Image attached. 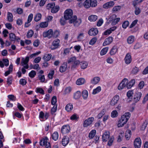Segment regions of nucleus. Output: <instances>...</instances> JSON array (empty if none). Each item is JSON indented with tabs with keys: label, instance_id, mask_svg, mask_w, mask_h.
<instances>
[{
	"label": "nucleus",
	"instance_id": "f257e3e1",
	"mask_svg": "<svg viewBox=\"0 0 148 148\" xmlns=\"http://www.w3.org/2000/svg\"><path fill=\"white\" fill-rule=\"evenodd\" d=\"M130 116V113L129 112H126L122 116L118 122L117 126L118 127H121L125 124Z\"/></svg>",
	"mask_w": 148,
	"mask_h": 148
},
{
	"label": "nucleus",
	"instance_id": "f03ea898",
	"mask_svg": "<svg viewBox=\"0 0 148 148\" xmlns=\"http://www.w3.org/2000/svg\"><path fill=\"white\" fill-rule=\"evenodd\" d=\"M68 63H71V69H74L77 67L80 63L79 60H77L75 57L74 56L70 58L68 60Z\"/></svg>",
	"mask_w": 148,
	"mask_h": 148
},
{
	"label": "nucleus",
	"instance_id": "7ed1b4c3",
	"mask_svg": "<svg viewBox=\"0 0 148 148\" xmlns=\"http://www.w3.org/2000/svg\"><path fill=\"white\" fill-rule=\"evenodd\" d=\"M82 22V19L81 18L77 19L76 16H74L73 18L69 21V23H73L74 26L75 27H78Z\"/></svg>",
	"mask_w": 148,
	"mask_h": 148
},
{
	"label": "nucleus",
	"instance_id": "20e7f679",
	"mask_svg": "<svg viewBox=\"0 0 148 148\" xmlns=\"http://www.w3.org/2000/svg\"><path fill=\"white\" fill-rule=\"evenodd\" d=\"M73 12L70 9L66 10L64 13V17L66 20H69L73 18Z\"/></svg>",
	"mask_w": 148,
	"mask_h": 148
},
{
	"label": "nucleus",
	"instance_id": "39448f33",
	"mask_svg": "<svg viewBox=\"0 0 148 148\" xmlns=\"http://www.w3.org/2000/svg\"><path fill=\"white\" fill-rule=\"evenodd\" d=\"M94 118L93 117H89L85 120L83 124V126L84 127H87L90 126L94 121Z\"/></svg>",
	"mask_w": 148,
	"mask_h": 148
},
{
	"label": "nucleus",
	"instance_id": "423d86ee",
	"mask_svg": "<svg viewBox=\"0 0 148 148\" xmlns=\"http://www.w3.org/2000/svg\"><path fill=\"white\" fill-rule=\"evenodd\" d=\"M40 145L41 146H45L46 148H50L51 147L50 143L47 141V137L43 138L40 141Z\"/></svg>",
	"mask_w": 148,
	"mask_h": 148
},
{
	"label": "nucleus",
	"instance_id": "0eeeda50",
	"mask_svg": "<svg viewBox=\"0 0 148 148\" xmlns=\"http://www.w3.org/2000/svg\"><path fill=\"white\" fill-rule=\"evenodd\" d=\"M60 40L58 39L54 40L52 42L51 49L54 50L58 48L60 46Z\"/></svg>",
	"mask_w": 148,
	"mask_h": 148
},
{
	"label": "nucleus",
	"instance_id": "6e6552de",
	"mask_svg": "<svg viewBox=\"0 0 148 148\" xmlns=\"http://www.w3.org/2000/svg\"><path fill=\"white\" fill-rule=\"evenodd\" d=\"M53 35V31L52 29H50L47 31L44 32L43 33V36L44 38L47 37L48 38H51Z\"/></svg>",
	"mask_w": 148,
	"mask_h": 148
},
{
	"label": "nucleus",
	"instance_id": "1a4fd4ad",
	"mask_svg": "<svg viewBox=\"0 0 148 148\" xmlns=\"http://www.w3.org/2000/svg\"><path fill=\"white\" fill-rule=\"evenodd\" d=\"M127 82L128 80L127 79L125 78L123 79L121 82L119 84L118 87V90H121L123 89L126 86Z\"/></svg>",
	"mask_w": 148,
	"mask_h": 148
},
{
	"label": "nucleus",
	"instance_id": "9d476101",
	"mask_svg": "<svg viewBox=\"0 0 148 148\" xmlns=\"http://www.w3.org/2000/svg\"><path fill=\"white\" fill-rule=\"evenodd\" d=\"M70 131V128L69 125H65L63 126L61 129V132L63 134L68 133Z\"/></svg>",
	"mask_w": 148,
	"mask_h": 148
},
{
	"label": "nucleus",
	"instance_id": "9b49d317",
	"mask_svg": "<svg viewBox=\"0 0 148 148\" xmlns=\"http://www.w3.org/2000/svg\"><path fill=\"white\" fill-rule=\"evenodd\" d=\"M141 145V140L140 138H136L134 142V145L135 148H140Z\"/></svg>",
	"mask_w": 148,
	"mask_h": 148
},
{
	"label": "nucleus",
	"instance_id": "f8f14e48",
	"mask_svg": "<svg viewBox=\"0 0 148 148\" xmlns=\"http://www.w3.org/2000/svg\"><path fill=\"white\" fill-rule=\"evenodd\" d=\"M98 32V30L97 28H92L88 31V34L91 36H95L97 35Z\"/></svg>",
	"mask_w": 148,
	"mask_h": 148
},
{
	"label": "nucleus",
	"instance_id": "ddd939ff",
	"mask_svg": "<svg viewBox=\"0 0 148 148\" xmlns=\"http://www.w3.org/2000/svg\"><path fill=\"white\" fill-rule=\"evenodd\" d=\"M125 63L128 64L130 63L132 61V59L130 54L128 53H127L124 58Z\"/></svg>",
	"mask_w": 148,
	"mask_h": 148
},
{
	"label": "nucleus",
	"instance_id": "4468645a",
	"mask_svg": "<svg viewBox=\"0 0 148 148\" xmlns=\"http://www.w3.org/2000/svg\"><path fill=\"white\" fill-rule=\"evenodd\" d=\"M119 99V97L118 95H116L112 99L110 102V104L112 106H114L116 104Z\"/></svg>",
	"mask_w": 148,
	"mask_h": 148
},
{
	"label": "nucleus",
	"instance_id": "2eb2a0df",
	"mask_svg": "<svg viewBox=\"0 0 148 148\" xmlns=\"http://www.w3.org/2000/svg\"><path fill=\"white\" fill-rule=\"evenodd\" d=\"M114 4V2L113 1L107 2L103 5V8L105 9H108L113 7Z\"/></svg>",
	"mask_w": 148,
	"mask_h": 148
},
{
	"label": "nucleus",
	"instance_id": "dca6fc26",
	"mask_svg": "<svg viewBox=\"0 0 148 148\" xmlns=\"http://www.w3.org/2000/svg\"><path fill=\"white\" fill-rule=\"evenodd\" d=\"M9 61L8 59H3L2 61H0V66L3 68L5 65L6 66H7L9 65Z\"/></svg>",
	"mask_w": 148,
	"mask_h": 148
},
{
	"label": "nucleus",
	"instance_id": "f3484780",
	"mask_svg": "<svg viewBox=\"0 0 148 148\" xmlns=\"http://www.w3.org/2000/svg\"><path fill=\"white\" fill-rule=\"evenodd\" d=\"M113 38L111 36H109L106 38L103 43V46H106L110 44L113 41Z\"/></svg>",
	"mask_w": 148,
	"mask_h": 148
},
{
	"label": "nucleus",
	"instance_id": "a211bd4d",
	"mask_svg": "<svg viewBox=\"0 0 148 148\" xmlns=\"http://www.w3.org/2000/svg\"><path fill=\"white\" fill-rule=\"evenodd\" d=\"M142 96V93L140 92H136L134 96V101L136 102L139 101L140 99Z\"/></svg>",
	"mask_w": 148,
	"mask_h": 148
},
{
	"label": "nucleus",
	"instance_id": "6ab92c4d",
	"mask_svg": "<svg viewBox=\"0 0 148 148\" xmlns=\"http://www.w3.org/2000/svg\"><path fill=\"white\" fill-rule=\"evenodd\" d=\"M33 18V14L32 13L30 14L28 16L27 22L25 23V27H27L30 25V23L32 21Z\"/></svg>",
	"mask_w": 148,
	"mask_h": 148
},
{
	"label": "nucleus",
	"instance_id": "aec40b11",
	"mask_svg": "<svg viewBox=\"0 0 148 148\" xmlns=\"http://www.w3.org/2000/svg\"><path fill=\"white\" fill-rule=\"evenodd\" d=\"M110 137V133L109 132H106L102 135V140L103 142H106Z\"/></svg>",
	"mask_w": 148,
	"mask_h": 148
},
{
	"label": "nucleus",
	"instance_id": "412c9836",
	"mask_svg": "<svg viewBox=\"0 0 148 148\" xmlns=\"http://www.w3.org/2000/svg\"><path fill=\"white\" fill-rule=\"evenodd\" d=\"M69 138L68 137L65 136H64L62 141V145L64 146H65L69 143Z\"/></svg>",
	"mask_w": 148,
	"mask_h": 148
},
{
	"label": "nucleus",
	"instance_id": "4be33fe9",
	"mask_svg": "<svg viewBox=\"0 0 148 148\" xmlns=\"http://www.w3.org/2000/svg\"><path fill=\"white\" fill-rule=\"evenodd\" d=\"M9 38L11 41H15L16 40H18L20 39L18 38H17L15 35L13 33L10 34Z\"/></svg>",
	"mask_w": 148,
	"mask_h": 148
},
{
	"label": "nucleus",
	"instance_id": "5701e85b",
	"mask_svg": "<svg viewBox=\"0 0 148 148\" xmlns=\"http://www.w3.org/2000/svg\"><path fill=\"white\" fill-rule=\"evenodd\" d=\"M118 51V48L116 46H114L112 48L110 52V54L111 55H115Z\"/></svg>",
	"mask_w": 148,
	"mask_h": 148
},
{
	"label": "nucleus",
	"instance_id": "b1692460",
	"mask_svg": "<svg viewBox=\"0 0 148 148\" xmlns=\"http://www.w3.org/2000/svg\"><path fill=\"white\" fill-rule=\"evenodd\" d=\"M135 82V79H132L129 82L128 81L127 83L126 84V86L127 89L131 88L134 84Z\"/></svg>",
	"mask_w": 148,
	"mask_h": 148
},
{
	"label": "nucleus",
	"instance_id": "393cba45",
	"mask_svg": "<svg viewBox=\"0 0 148 148\" xmlns=\"http://www.w3.org/2000/svg\"><path fill=\"white\" fill-rule=\"evenodd\" d=\"M67 67V63H64L62 66H60V71L62 73L65 72Z\"/></svg>",
	"mask_w": 148,
	"mask_h": 148
},
{
	"label": "nucleus",
	"instance_id": "a878e982",
	"mask_svg": "<svg viewBox=\"0 0 148 148\" xmlns=\"http://www.w3.org/2000/svg\"><path fill=\"white\" fill-rule=\"evenodd\" d=\"M13 66L12 64H11L9 66L8 68V70L5 73L4 75L5 76H7L9 75L13 71Z\"/></svg>",
	"mask_w": 148,
	"mask_h": 148
},
{
	"label": "nucleus",
	"instance_id": "bb28decb",
	"mask_svg": "<svg viewBox=\"0 0 148 148\" xmlns=\"http://www.w3.org/2000/svg\"><path fill=\"white\" fill-rule=\"evenodd\" d=\"M131 135V132L130 130H127L125 132V137L127 140L130 139Z\"/></svg>",
	"mask_w": 148,
	"mask_h": 148
},
{
	"label": "nucleus",
	"instance_id": "cd10ccee",
	"mask_svg": "<svg viewBox=\"0 0 148 148\" xmlns=\"http://www.w3.org/2000/svg\"><path fill=\"white\" fill-rule=\"evenodd\" d=\"M100 81V78L98 77L93 78L91 81V83L92 84H97Z\"/></svg>",
	"mask_w": 148,
	"mask_h": 148
},
{
	"label": "nucleus",
	"instance_id": "c85d7f7f",
	"mask_svg": "<svg viewBox=\"0 0 148 148\" xmlns=\"http://www.w3.org/2000/svg\"><path fill=\"white\" fill-rule=\"evenodd\" d=\"M85 82V79L82 78L78 79L76 82V84L79 85L83 84Z\"/></svg>",
	"mask_w": 148,
	"mask_h": 148
},
{
	"label": "nucleus",
	"instance_id": "c756f323",
	"mask_svg": "<svg viewBox=\"0 0 148 148\" xmlns=\"http://www.w3.org/2000/svg\"><path fill=\"white\" fill-rule=\"evenodd\" d=\"M97 18V16L95 15H92L89 16L88 18V20L90 21H95Z\"/></svg>",
	"mask_w": 148,
	"mask_h": 148
},
{
	"label": "nucleus",
	"instance_id": "7c9ffc66",
	"mask_svg": "<svg viewBox=\"0 0 148 148\" xmlns=\"http://www.w3.org/2000/svg\"><path fill=\"white\" fill-rule=\"evenodd\" d=\"M13 17L12 14V13L8 12L7 13V19L8 21L10 22H12L13 20Z\"/></svg>",
	"mask_w": 148,
	"mask_h": 148
},
{
	"label": "nucleus",
	"instance_id": "2f4dec72",
	"mask_svg": "<svg viewBox=\"0 0 148 148\" xmlns=\"http://www.w3.org/2000/svg\"><path fill=\"white\" fill-rule=\"evenodd\" d=\"M29 57L28 56L26 57L25 59H24V58H23L22 59L21 64L22 66H23L25 65H26L27 64V63L29 62Z\"/></svg>",
	"mask_w": 148,
	"mask_h": 148
},
{
	"label": "nucleus",
	"instance_id": "473e14b6",
	"mask_svg": "<svg viewBox=\"0 0 148 148\" xmlns=\"http://www.w3.org/2000/svg\"><path fill=\"white\" fill-rule=\"evenodd\" d=\"M90 6L92 7H95L97 5V0H89Z\"/></svg>",
	"mask_w": 148,
	"mask_h": 148
},
{
	"label": "nucleus",
	"instance_id": "72a5a7b5",
	"mask_svg": "<svg viewBox=\"0 0 148 148\" xmlns=\"http://www.w3.org/2000/svg\"><path fill=\"white\" fill-rule=\"evenodd\" d=\"M73 106L72 104L69 103L67 104L65 107V109L68 112L71 111L73 109Z\"/></svg>",
	"mask_w": 148,
	"mask_h": 148
},
{
	"label": "nucleus",
	"instance_id": "f704fd0d",
	"mask_svg": "<svg viewBox=\"0 0 148 148\" xmlns=\"http://www.w3.org/2000/svg\"><path fill=\"white\" fill-rule=\"evenodd\" d=\"M81 95V92L79 91H77L74 93L73 95V98L77 99L79 98Z\"/></svg>",
	"mask_w": 148,
	"mask_h": 148
},
{
	"label": "nucleus",
	"instance_id": "c9c22d12",
	"mask_svg": "<svg viewBox=\"0 0 148 148\" xmlns=\"http://www.w3.org/2000/svg\"><path fill=\"white\" fill-rule=\"evenodd\" d=\"M60 10V7L58 5L55 6L51 10L52 13H55L57 12Z\"/></svg>",
	"mask_w": 148,
	"mask_h": 148
},
{
	"label": "nucleus",
	"instance_id": "e433bc0d",
	"mask_svg": "<svg viewBox=\"0 0 148 148\" xmlns=\"http://www.w3.org/2000/svg\"><path fill=\"white\" fill-rule=\"evenodd\" d=\"M96 134V130H91L89 134L88 137L90 139L92 138Z\"/></svg>",
	"mask_w": 148,
	"mask_h": 148
},
{
	"label": "nucleus",
	"instance_id": "4c0bfd02",
	"mask_svg": "<svg viewBox=\"0 0 148 148\" xmlns=\"http://www.w3.org/2000/svg\"><path fill=\"white\" fill-rule=\"evenodd\" d=\"M83 5L86 8H89L91 7L89 0H86L84 3Z\"/></svg>",
	"mask_w": 148,
	"mask_h": 148
},
{
	"label": "nucleus",
	"instance_id": "58836bf2",
	"mask_svg": "<svg viewBox=\"0 0 148 148\" xmlns=\"http://www.w3.org/2000/svg\"><path fill=\"white\" fill-rule=\"evenodd\" d=\"M51 57V54H46L43 58L45 61H48L50 60Z\"/></svg>",
	"mask_w": 148,
	"mask_h": 148
},
{
	"label": "nucleus",
	"instance_id": "ea45409f",
	"mask_svg": "<svg viewBox=\"0 0 148 148\" xmlns=\"http://www.w3.org/2000/svg\"><path fill=\"white\" fill-rule=\"evenodd\" d=\"M42 17V15L41 14L38 13L34 17V20L36 22H38L40 21Z\"/></svg>",
	"mask_w": 148,
	"mask_h": 148
},
{
	"label": "nucleus",
	"instance_id": "a19ab883",
	"mask_svg": "<svg viewBox=\"0 0 148 148\" xmlns=\"http://www.w3.org/2000/svg\"><path fill=\"white\" fill-rule=\"evenodd\" d=\"M134 37L133 36H129L127 38V43L129 44L132 43L134 41Z\"/></svg>",
	"mask_w": 148,
	"mask_h": 148
},
{
	"label": "nucleus",
	"instance_id": "79ce46f5",
	"mask_svg": "<svg viewBox=\"0 0 148 148\" xmlns=\"http://www.w3.org/2000/svg\"><path fill=\"white\" fill-rule=\"evenodd\" d=\"M80 65L81 69H85L87 67L88 64L86 62L83 61L81 63Z\"/></svg>",
	"mask_w": 148,
	"mask_h": 148
},
{
	"label": "nucleus",
	"instance_id": "37998d69",
	"mask_svg": "<svg viewBox=\"0 0 148 148\" xmlns=\"http://www.w3.org/2000/svg\"><path fill=\"white\" fill-rule=\"evenodd\" d=\"M82 96L84 99H86L88 97V93L86 90H84L82 92Z\"/></svg>",
	"mask_w": 148,
	"mask_h": 148
},
{
	"label": "nucleus",
	"instance_id": "c03bdc74",
	"mask_svg": "<svg viewBox=\"0 0 148 148\" xmlns=\"http://www.w3.org/2000/svg\"><path fill=\"white\" fill-rule=\"evenodd\" d=\"M36 91L37 93H39L40 94H44V91L41 88L38 87L36 88Z\"/></svg>",
	"mask_w": 148,
	"mask_h": 148
},
{
	"label": "nucleus",
	"instance_id": "a18cd8bd",
	"mask_svg": "<svg viewBox=\"0 0 148 148\" xmlns=\"http://www.w3.org/2000/svg\"><path fill=\"white\" fill-rule=\"evenodd\" d=\"M108 49V47H106L102 49L100 52V54L101 55L103 56L105 55L107 52Z\"/></svg>",
	"mask_w": 148,
	"mask_h": 148
},
{
	"label": "nucleus",
	"instance_id": "49530a36",
	"mask_svg": "<svg viewBox=\"0 0 148 148\" xmlns=\"http://www.w3.org/2000/svg\"><path fill=\"white\" fill-rule=\"evenodd\" d=\"M139 68L136 66H135L132 69V73L134 74H136L139 71Z\"/></svg>",
	"mask_w": 148,
	"mask_h": 148
},
{
	"label": "nucleus",
	"instance_id": "de8ad7c7",
	"mask_svg": "<svg viewBox=\"0 0 148 148\" xmlns=\"http://www.w3.org/2000/svg\"><path fill=\"white\" fill-rule=\"evenodd\" d=\"M148 123V122L147 120H145L143 123L141 127V130H144L147 127Z\"/></svg>",
	"mask_w": 148,
	"mask_h": 148
},
{
	"label": "nucleus",
	"instance_id": "09e8293b",
	"mask_svg": "<svg viewBox=\"0 0 148 148\" xmlns=\"http://www.w3.org/2000/svg\"><path fill=\"white\" fill-rule=\"evenodd\" d=\"M133 94V90H129L127 93V96L128 98L132 99Z\"/></svg>",
	"mask_w": 148,
	"mask_h": 148
},
{
	"label": "nucleus",
	"instance_id": "8fccbe9b",
	"mask_svg": "<svg viewBox=\"0 0 148 148\" xmlns=\"http://www.w3.org/2000/svg\"><path fill=\"white\" fill-rule=\"evenodd\" d=\"M58 134L57 132H55L52 135V138L55 140H56L58 138Z\"/></svg>",
	"mask_w": 148,
	"mask_h": 148
},
{
	"label": "nucleus",
	"instance_id": "3c124183",
	"mask_svg": "<svg viewBox=\"0 0 148 148\" xmlns=\"http://www.w3.org/2000/svg\"><path fill=\"white\" fill-rule=\"evenodd\" d=\"M54 70H51L48 74V77L49 79H52L54 74Z\"/></svg>",
	"mask_w": 148,
	"mask_h": 148
},
{
	"label": "nucleus",
	"instance_id": "603ef678",
	"mask_svg": "<svg viewBox=\"0 0 148 148\" xmlns=\"http://www.w3.org/2000/svg\"><path fill=\"white\" fill-rule=\"evenodd\" d=\"M101 90V88L100 86L97 87L96 88L93 90L92 93L93 94H95L99 92Z\"/></svg>",
	"mask_w": 148,
	"mask_h": 148
},
{
	"label": "nucleus",
	"instance_id": "864d4df0",
	"mask_svg": "<svg viewBox=\"0 0 148 148\" xmlns=\"http://www.w3.org/2000/svg\"><path fill=\"white\" fill-rule=\"evenodd\" d=\"M38 77L39 79L40 80L41 82H45V78L44 75H38Z\"/></svg>",
	"mask_w": 148,
	"mask_h": 148
},
{
	"label": "nucleus",
	"instance_id": "5fc2aeb1",
	"mask_svg": "<svg viewBox=\"0 0 148 148\" xmlns=\"http://www.w3.org/2000/svg\"><path fill=\"white\" fill-rule=\"evenodd\" d=\"M36 73L35 71L32 70L29 74V76L31 78H34L36 75Z\"/></svg>",
	"mask_w": 148,
	"mask_h": 148
},
{
	"label": "nucleus",
	"instance_id": "6e6d98bb",
	"mask_svg": "<svg viewBox=\"0 0 148 148\" xmlns=\"http://www.w3.org/2000/svg\"><path fill=\"white\" fill-rule=\"evenodd\" d=\"M48 25V23L46 22H42L40 24V26L42 28L47 27Z\"/></svg>",
	"mask_w": 148,
	"mask_h": 148
},
{
	"label": "nucleus",
	"instance_id": "4d7b16f0",
	"mask_svg": "<svg viewBox=\"0 0 148 148\" xmlns=\"http://www.w3.org/2000/svg\"><path fill=\"white\" fill-rule=\"evenodd\" d=\"M121 8V6H115L113 8L112 11L113 12H116L120 10Z\"/></svg>",
	"mask_w": 148,
	"mask_h": 148
},
{
	"label": "nucleus",
	"instance_id": "13d9d810",
	"mask_svg": "<svg viewBox=\"0 0 148 148\" xmlns=\"http://www.w3.org/2000/svg\"><path fill=\"white\" fill-rule=\"evenodd\" d=\"M57 102V98L56 96H54L51 99V104L53 105H57L56 103Z\"/></svg>",
	"mask_w": 148,
	"mask_h": 148
},
{
	"label": "nucleus",
	"instance_id": "bf43d9fd",
	"mask_svg": "<svg viewBox=\"0 0 148 148\" xmlns=\"http://www.w3.org/2000/svg\"><path fill=\"white\" fill-rule=\"evenodd\" d=\"M116 17L117 16L115 14L112 15L110 16L108 20H109L110 22L111 21L112 22L115 19V18H116Z\"/></svg>",
	"mask_w": 148,
	"mask_h": 148
},
{
	"label": "nucleus",
	"instance_id": "052dcab7",
	"mask_svg": "<svg viewBox=\"0 0 148 148\" xmlns=\"http://www.w3.org/2000/svg\"><path fill=\"white\" fill-rule=\"evenodd\" d=\"M120 20V18H116L112 22V25H114L116 24Z\"/></svg>",
	"mask_w": 148,
	"mask_h": 148
},
{
	"label": "nucleus",
	"instance_id": "680f3d73",
	"mask_svg": "<svg viewBox=\"0 0 148 148\" xmlns=\"http://www.w3.org/2000/svg\"><path fill=\"white\" fill-rule=\"evenodd\" d=\"M71 90V88L70 87H66L64 90V92L65 94H67L70 93Z\"/></svg>",
	"mask_w": 148,
	"mask_h": 148
},
{
	"label": "nucleus",
	"instance_id": "e2e57ef3",
	"mask_svg": "<svg viewBox=\"0 0 148 148\" xmlns=\"http://www.w3.org/2000/svg\"><path fill=\"white\" fill-rule=\"evenodd\" d=\"M118 113L116 110H114L111 113V116L112 117L114 118L117 116Z\"/></svg>",
	"mask_w": 148,
	"mask_h": 148
},
{
	"label": "nucleus",
	"instance_id": "0e129e2a",
	"mask_svg": "<svg viewBox=\"0 0 148 148\" xmlns=\"http://www.w3.org/2000/svg\"><path fill=\"white\" fill-rule=\"evenodd\" d=\"M129 25V22L128 21H125L122 24V27L123 28L126 29Z\"/></svg>",
	"mask_w": 148,
	"mask_h": 148
},
{
	"label": "nucleus",
	"instance_id": "69168bd1",
	"mask_svg": "<svg viewBox=\"0 0 148 148\" xmlns=\"http://www.w3.org/2000/svg\"><path fill=\"white\" fill-rule=\"evenodd\" d=\"M97 40V39L96 37H94L92 39L90 40L89 42V44L90 45H93L96 42Z\"/></svg>",
	"mask_w": 148,
	"mask_h": 148
},
{
	"label": "nucleus",
	"instance_id": "338daca9",
	"mask_svg": "<svg viewBox=\"0 0 148 148\" xmlns=\"http://www.w3.org/2000/svg\"><path fill=\"white\" fill-rule=\"evenodd\" d=\"M34 34L33 31L32 30H29L27 33V36L28 38H30L32 37Z\"/></svg>",
	"mask_w": 148,
	"mask_h": 148
},
{
	"label": "nucleus",
	"instance_id": "774afa93",
	"mask_svg": "<svg viewBox=\"0 0 148 148\" xmlns=\"http://www.w3.org/2000/svg\"><path fill=\"white\" fill-rule=\"evenodd\" d=\"M135 8V10L134 11L135 14L136 15L139 14L141 12L140 9L137 7H136Z\"/></svg>",
	"mask_w": 148,
	"mask_h": 148
}]
</instances>
